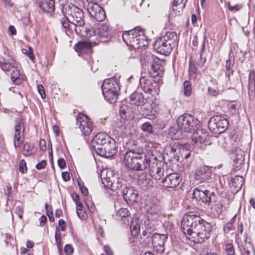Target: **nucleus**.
<instances>
[{"label": "nucleus", "instance_id": "f257e3e1", "mask_svg": "<svg viewBox=\"0 0 255 255\" xmlns=\"http://www.w3.org/2000/svg\"><path fill=\"white\" fill-rule=\"evenodd\" d=\"M212 228L211 224L201 219L198 213L189 212L182 218V230L192 242L203 243L210 237Z\"/></svg>", "mask_w": 255, "mask_h": 255}, {"label": "nucleus", "instance_id": "f03ea898", "mask_svg": "<svg viewBox=\"0 0 255 255\" xmlns=\"http://www.w3.org/2000/svg\"><path fill=\"white\" fill-rule=\"evenodd\" d=\"M157 160L153 151L145 153L143 149L140 147H132L129 149L124 154V162L129 169L136 171H142L150 166L152 160Z\"/></svg>", "mask_w": 255, "mask_h": 255}, {"label": "nucleus", "instance_id": "7ed1b4c3", "mask_svg": "<svg viewBox=\"0 0 255 255\" xmlns=\"http://www.w3.org/2000/svg\"><path fill=\"white\" fill-rule=\"evenodd\" d=\"M91 143L92 150L102 157H112L118 151L115 140L106 132L98 133L93 138Z\"/></svg>", "mask_w": 255, "mask_h": 255}, {"label": "nucleus", "instance_id": "20e7f679", "mask_svg": "<svg viewBox=\"0 0 255 255\" xmlns=\"http://www.w3.org/2000/svg\"><path fill=\"white\" fill-rule=\"evenodd\" d=\"M122 38L127 45L132 46L134 49L142 48L148 44L144 31L139 27L125 31L123 33Z\"/></svg>", "mask_w": 255, "mask_h": 255}, {"label": "nucleus", "instance_id": "39448f33", "mask_svg": "<svg viewBox=\"0 0 255 255\" xmlns=\"http://www.w3.org/2000/svg\"><path fill=\"white\" fill-rule=\"evenodd\" d=\"M61 11L64 15L69 17L70 23L74 30L79 33L77 27H83L85 25L84 14L83 10L73 4H65L62 6Z\"/></svg>", "mask_w": 255, "mask_h": 255}, {"label": "nucleus", "instance_id": "423d86ee", "mask_svg": "<svg viewBox=\"0 0 255 255\" xmlns=\"http://www.w3.org/2000/svg\"><path fill=\"white\" fill-rule=\"evenodd\" d=\"M102 90L105 100L112 102L118 95L120 86L115 78L105 79L102 85Z\"/></svg>", "mask_w": 255, "mask_h": 255}, {"label": "nucleus", "instance_id": "0eeeda50", "mask_svg": "<svg viewBox=\"0 0 255 255\" xmlns=\"http://www.w3.org/2000/svg\"><path fill=\"white\" fill-rule=\"evenodd\" d=\"M177 123L181 132H191L197 128L199 121L192 115L184 114L178 117Z\"/></svg>", "mask_w": 255, "mask_h": 255}, {"label": "nucleus", "instance_id": "6e6552de", "mask_svg": "<svg viewBox=\"0 0 255 255\" xmlns=\"http://www.w3.org/2000/svg\"><path fill=\"white\" fill-rule=\"evenodd\" d=\"M7 49H4V56L0 58V66L4 71H9L11 67L14 68L11 74V79L14 82L18 78L20 73L17 69V63L13 57L7 53Z\"/></svg>", "mask_w": 255, "mask_h": 255}, {"label": "nucleus", "instance_id": "1a4fd4ad", "mask_svg": "<svg viewBox=\"0 0 255 255\" xmlns=\"http://www.w3.org/2000/svg\"><path fill=\"white\" fill-rule=\"evenodd\" d=\"M229 123L224 117L218 115L212 117L208 122V127L211 132L220 134L228 128Z\"/></svg>", "mask_w": 255, "mask_h": 255}, {"label": "nucleus", "instance_id": "9d476101", "mask_svg": "<svg viewBox=\"0 0 255 255\" xmlns=\"http://www.w3.org/2000/svg\"><path fill=\"white\" fill-rule=\"evenodd\" d=\"M24 132V125L22 118L18 117L15 119L14 134V146L19 147L23 142Z\"/></svg>", "mask_w": 255, "mask_h": 255}, {"label": "nucleus", "instance_id": "9b49d317", "mask_svg": "<svg viewBox=\"0 0 255 255\" xmlns=\"http://www.w3.org/2000/svg\"><path fill=\"white\" fill-rule=\"evenodd\" d=\"M77 124L85 135H89L93 130V126L90 118L83 113L78 114L77 117Z\"/></svg>", "mask_w": 255, "mask_h": 255}, {"label": "nucleus", "instance_id": "f8f14e48", "mask_svg": "<svg viewBox=\"0 0 255 255\" xmlns=\"http://www.w3.org/2000/svg\"><path fill=\"white\" fill-rule=\"evenodd\" d=\"M87 10L90 15L98 21H102L106 18V13L103 8L98 2H89Z\"/></svg>", "mask_w": 255, "mask_h": 255}, {"label": "nucleus", "instance_id": "ddd939ff", "mask_svg": "<svg viewBox=\"0 0 255 255\" xmlns=\"http://www.w3.org/2000/svg\"><path fill=\"white\" fill-rule=\"evenodd\" d=\"M211 193L207 190H201L198 188L194 189L192 193V198L200 204L209 203L211 200Z\"/></svg>", "mask_w": 255, "mask_h": 255}, {"label": "nucleus", "instance_id": "4468645a", "mask_svg": "<svg viewBox=\"0 0 255 255\" xmlns=\"http://www.w3.org/2000/svg\"><path fill=\"white\" fill-rule=\"evenodd\" d=\"M182 180L180 174L172 173L167 175L162 181L163 186L167 188H174L176 187Z\"/></svg>", "mask_w": 255, "mask_h": 255}, {"label": "nucleus", "instance_id": "2eb2a0df", "mask_svg": "<svg viewBox=\"0 0 255 255\" xmlns=\"http://www.w3.org/2000/svg\"><path fill=\"white\" fill-rule=\"evenodd\" d=\"M162 38L160 37L156 40L154 43V48L160 54L163 55H168L172 50V47L166 41L162 40Z\"/></svg>", "mask_w": 255, "mask_h": 255}, {"label": "nucleus", "instance_id": "dca6fc26", "mask_svg": "<svg viewBox=\"0 0 255 255\" xmlns=\"http://www.w3.org/2000/svg\"><path fill=\"white\" fill-rule=\"evenodd\" d=\"M144 208L149 220L155 221L159 218L160 208L157 205L151 202L147 203L145 205Z\"/></svg>", "mask_w": 255, "mask_h": 255}, {"label": "nucleus", "instance_id": "f3484780", "mask_svg": "<svg viewBox=\"0 0 255 255\" xmlns=\"http://www.w3.org/2000/svg\"><path fill=\"white\" fill-rule=\"evenodd\" d=\"M123 196L128 204H132L137 202L138 192L131 187H126L123 191Z\"/></svg>", "mask_w": 255, "mask_h": 255}, {"label": "nucleus", "instance_id": "a211bd4d", "mask_svg": "<svg viewBox=\"0 0 255 255\" xmlns=\"http://www.w3.org/2000/svg\"><path fill=\"white\" fill-rule=\"evenodd\" d=\"M137 184L143 190H148L153 186V181L150 174L142 173L138 178Z\"/></svg>", "mask_w": 255, "mask_h": 255}, {"label": "nucleus", "instance_id": "6ab92c4d", "mask_svg": "<svg viewBox=\"0 0 255 255\" xmlns=\"http://www.w3.org/2000/svg\"><path fill=\"white\" fill-rule=\"evenodd\" d=\"M75 51L80 56L90 55L92 52V45L88 42H79L74 46Z\"/></svg>", "mask_w": 255, "mask_h": 255}, {"label": "nucleus", "instance_id": "aec40b11", "mask_svg": "<svg viewBox=\"0 0 255 255\" xmlns=\"http://www.w3.org/2000/svg\"><path fill=\"white\" fill-rule=\"evenodd\" d=\"M211 175V170L206 166H203L198 168L195 173V179L199 182H202L209 179Z\"/></svg>", "mask_w": 255, "mask_h": 255}, {"label": "nucleus", "instance_id": "412c9836", "mask_svg": "<svg viewBox=\"0 0 255 255\" xmlns=\"http://www.w3.org/2000/svg\"><path fill=\"white\" fill-rule=\"evenodd\" d=\"M167 239V236L166 235L155 233L152 236V245L157 248V250L163 252Z\"/></svg>", "mask_w": 255, "mask_h": 255}, {"label": "nucleus", "instance_id": "4be33fe9", "mask_svg": "<svg viewBox=\"0 0 255 255\" xmlns=\"http://www.w3.org/2000/svg\"><path fill=\"white\" fill-rule=\"evenodd\" d=\"M208 137V134L203 129L196 128V131H194L192 135L191 138L192 141L197 145L202 144L205 142Z\"/></svg>", "mask_w": 255, "mask_h": 255}, {"label": "nucleus", "instance_id": "5701e85b", "mask_svg": "<svg viewBox=\"0 0 255 255\" xmlns=\"http://www.w3.org/2000/svg\"><path fill=\"white\" fill-rule=\"evenodd\" d=\"M236 242L238 244V247L242 251L243 255H255L254 248L250 242H247L246 240L244 241L245 245L242 242L240 243L237 237L236 238Z\"/></svg>", "mask_w": 255, "mask_h": 255}, {"label": "nucleus", "instance_id": "b1692460", "mask_svg": "<svg viewBox=\"0 0 255 255\" xmlns=\"http://www.w3.org/2000/svg\"><path fill=\"white\" fill-rule=\"evenodd\" d=\"M249 96L252 101H255V73L254 71H250L249 75Z\"/></svg>", "mask_w": 255, "mask_h": 255}, {"label": "nucleus", "instance_id": "393cba45", "mask_svg": "<svg viewBox=\"0 0 255 255\" xmlns=\"http://www.w3.org/2000/svg\"><path fill=\"white\" fill-rule=\"evenodd\" d=\"M139 84L145 93H149L154 88V85L156 84L153 83L151 79L142 76L139 79Z\"/></svg>", "mask_w": 255, "mask_h": 255}, {"label": "nucleus", "instance_id": "a878e982", "mask_svg": "<svg viewBox=\"0 0 255 255\" xmlns=\"http://www.w3.org/2000/svg\"><path fill=\"white\" fill-rule=\"evenodd\" d=\"M147 168L149 169L151 177H153L156 180L160 179L163 175L164 169L161 166L160 163H159V165L157 163L154 165V163H153V165H151L150 163V166Z\"/></svg>", "mask_w": 255, "mask_h": 255}, {"label": "nucleus", "instance_id": "bb28decb", "mask_svg": "<svg viewBox=\"0 0 255 255\" xmlns=\"http://www.w3.org/2000/svg\"><path fill=\"white\" fill-rule=\"evenodd\" d=\"M129 101L131 105L138 107L143 105L146 99L141 93L135 92L130 96Z\"/></svg>", "mask_w": 255, "mask_h": 255}, {"label": "nucleus", "instance_id": "cd10ccee", "mask_svg": "<svg viewBox=\"0 0 255 255\" xmlns=\"http://www.w3.org/2000/svg\"><path fill=\"white\" fill-rule=\"evenodd\" d=\"M148 72L150 77L155 78L161 74L162 67L158 62L154 61L150 64Z\"/></svg>", "mask_w": 255, "mask_h": 255}, {"label": "nucleus", "instance_id": "c85d7f7f", "mask_svg": "<svg viewBox=\"0 0 255 255\" xmlns=\"http://www.w3.org/2000/svg\"><path fill=\"white\" fill-rule=\"evenodd\" d=\"M39 6L44 12H52L55 9V1L54 0H40Z\"/></svg>", "mask_w": 255, "mask_h": 255}, {"label": "nucleus", "instance_id": "c756f323", "mask_svg": "<svg viewBox=\"0 0 255 255\" xmlns=\"http://www.w3.org/2000/svg\"><path fill=\"white\" fill-rule=\"evenodd\" d=\"M162 40L166 41L172 47L177 45L178 43V39L176 33L174 31L166 32L165 35L161 37Z\"/></svg>", "mask_w": 255, "mask_h": 255}, {"label": "nucleus", "instance_id": "7c9ffc66", "mask_svg": "<svg viewBox=\"0 0 255 255\" xmlns=\"http://www.w3.org/2000/svg\"><path fill=\"white\" fill-rule=\"evenodd\" d=\"M117 218L120 220L124 224L128 225L129 213L127 208H122L120 209L117 213Z\"/></svg>", "mask_w": 255, "mask_h": 255}, {"label": "nucleus", "instance_id": "2f4dec72", "mask_svg": "<svg viewBox=\"0 0 255 255\" xmlns=\"http://www.w3.org/2000/svg\"><path fill=\"white\" fill-rule=\"evenodd\" d=\"M187 0H173L172 10L176 15L181 14Z\"/></svg>", "mask_w": 255, "mask_h": 255}, {"label": "nucleus", "instance_id": "473e14b6", "mask_svg": "<svg viewBox=\"0 0 255 255\" xmlns=\"http://www.w3.org/2000/svg\"><path fill=\"white\" fill-rule=\"evenodd\" d=\"M141 221L136 217L132 219L130 224L131 234L132 236H136L140 231Z\"/></svg>", "mask_w": 255, "mask_h": 255}, {"label": "nucleus", "instance_id": "72a5a7b5", "mask_svg": "<svg viewBox=\"0 0 255 255\" xmlns=\"http://www.w3.org/2000/svg\"><path fill=\"white\" fill-rule=\"evenodd\" d=\"M112 30L107 24H102L99 28L98 34L101 37L108 38L111 37Z\"/></svg>", "mask_w": 255, "mask_h": 255}, {"label": "nucleus", "instance_id": "f704fd0d", "mask_svg": "<svg viewBox=\"0 0 255 255\" xmlns=\"http://www.w3.org/2000/svg\"><path fill=\"white\" fill-rule=\"evenodd\" d=\"M199 74L198 69L196 68L193 61H189V76L190 80H195Z\"/></svg>", "mask_w": 255, "mask_h": 255}, {"label": "nucleus", "instance_id": "c9c22d12", "mask_svg": "<svg viewBox=\"0 0 255 255\" xmlns=\"http://www.w3.org/2000/svg\"><path fill=\"white\" fill-rule=\"evenodd\" d=\"M223 205L220 202H215L211 208L212 215L215 217H219L222 212Z\"/></svg>", "mask_w": 255, "mask_h": 255}, {"label": "nucleus", "instance_id": "e433bc0d", "mask_svg": "<svg viewBox=\"0 0 255 255\" xmlns=\"http://www.w3.org/2000/svg\"><path fill=\"white\" fill-rule=\"evenodd\" d=\"M63 17L61 18L60 19V23L62 27L66 30H71L72 31L73 29H74L73 26L72 25V23H70V20L69 19V17L67 15H64Z\"/></svg>", "mask_w": 255, "mask_h": 255}, {"label": "nucleus", "instance_id": "4c0bfd02", "mask_svg": "<svg viewBox=\"0 0 255 255\" xmlns=\"http://www.w3.org/2000/svg\"><path fill=\"white\" fill-rule=\"evenodd\" d=\"M34 145L30 142H25L23 146V154L25 156H29L34 153Z\"/></svg>", "mask_w": 255, "mask_h": 255}, {"label": "nucleus", "instance_id": "58836bf2", "mask_svg": "<svg viewBox=\"0 0 255 255\" xmlns=\"http://www.w3.org/2000/svg\"><path fill=\"white\" fill-rule=\"evenodd\" d=\"M244 179L243 176H236L233 179L232 186H234L237 191L240 190L243 186Z\"/></svg>", "mask_w": 255, "mask_h": 255}, {"label": "nucleus", "instance_id": "ea45409f", "mask_svg": "<svg viewBox=\"0 0 255 255\" xmlns=\"http://www.w3.org/2000/svg\"><path fill=\"white\" fill-rule=\"evenodd\" d=\"M130 112V109L126 105H123L120 109V114L122 119L126 120Z\"/></svg>", "mask_w": 255, "mask_h": 255}, {"label": "nucleus", "instance_id": "a19ab883", "mask_svg": "<svg viewBox=\"0 0 255 255\" xmlns=\"http://www.w3.org/2000/svg\"><path fill=\"white\" fill-rule=\"evenodd\" d=\"M141 129L144 131L148 133H153L154 131L153 126L149 122H145L141 126Z\"/></svg>", "mask_w": 255, "mask_h": 255}, {"label": "nucleus", "instance_id": "79ce46f5", "mask_svg": "<svg viewBox=\"0 0 255 255\" xmlns=\"http://www.w3.org/2000/svg\"><path fill=\"white\" fill-rule=\"evenodd\" d=\"M225 253L226 255H235V251L233 244L228 243L225 245Z\"/></svg>", "mask_w": 255, "mask_h": 255}, {"label": "nucleus", "instance_id": "37998d69", "mask_svg": "<svg viewBox=\"0 0 255 255\" xmlns=\"http://www.w3.org/2000/svg\"><path fill=\"white\" fill-rule=\"evenodd\" d=\"M227 7L230 11L237 12L242 8L243 5L241 3H238L235 5H232L230 2H229L227 3Z\"/></svg>", "mask_w": 255, "mask_h": 255}, {"label": "nucleus", "instance_id": "c03bdc74", "mask_svg": "<svg viewBox=\"0 0 255 255\" xmlns=\"http://www.w3.org/2000/svg\"><path fill=\"white\" fill-rule=\"evenodd\" d=\"M22 53L26 54L29 58L33 61L35 58V56L33 53V49L31 47H28L27 48H22L21 50Z\"/></svg>", "mask_w": 255, "mask_h": 255}, {"label": "nucleus", "instance_id": "a18cd8bd", "mask_svg": "<svg viewBox=\"0 0 255 255\" xmlns=\"http://www.w3.org/2000/svg\"><path fill=\"white\" fill-rule=\"evenodd\" d=\"M184 94L186 96H189L191 93V85L189 81H186L184 82Z\"/></svg>", "mask_w": 255, "mask_h": 255}, {"label": "nucleus", "instance_id": "49530a36", "mask_svg": "<svg viewBox=\"0 0 255 255\" xmlns=\"http://www.w3.org/2000/svg\"><path fill=\"white\" fill-rule=\"evenodd\" d=\"M180 153L191 151V146L188 143L181 144L179 145Z\"/></svg>", "mask_w": 255, "mask_h": 255}, {"label": "nucleus", "instance_id": "de8ad7c7", "mask_svg": "<svg viewBox=\"0 0 255 255\" xmlns=\"http://www.w3.org/2000/svg\"><path fill=\"white\" fill-rule=\"evenodd\" d=\"M123 186L121 181L118 179L116 182H113L110 189L113 191L117 190L121 188Z\"/></svg>", "mask_w": 255, "mask_h": 255}, {"label": "nucleus", "instance_id": "09e8293b", "mask_svg": "<svg viewBox=\"0 0 255 255\" xmlns=\"http://www.w3.org/2000/svg\"><path fill=\"white\" fill-rule=\"evenodd\" d=\"M76 213L79 218L81 220H86L88 217V214L86 211L83 209L76 211Z\"/></svg>", "mask_w": 255, "mask_h": 255}, {"label": "nucleus", "instance_id": "8fccbe9b", "mask_svg": "<svg viewBox=\"0 0 255 255\" xmlns=\"http://www.w3.org/2000/svg\"><path fill=\"white\" fill-rule=\"evenodd\" d=\"M19 170L20 172L24 173L27 171L26 163L24 159H22L19 163Z\"/></svg>", "mask_w": 255, "mask_h": 255}, {"label": "nucleus", "instance_id": "3c124183", "mask_svg": "<svg viewBox=\"0 0 255 255\" xmlns=\"http://www.w3.org/2000/svg\"><path fill=\"white\" fill-rule=\"evenodd\" d=\"M102 180L103 184L106 187L111 188L113 181L111 180L110 178H102Z\"/></svg>", "mask_w": 255, "mask_h": 255}, {"label": "nucleus", "instance_id": "603ef678", "mask_svg": "<svg viewBox=\"0 0 255 255\" xmlns=\"http://www.w3.org/2000/svg\"><path fill=\"white\" fill-rule=\"evenodd\" d=\"M237 105L236 104L230 103L228 105V108L230 113L232 114H235L237 113Z\"/></svg>", "mask_w": 255, "mask_h": 255}, {"label": "nucleus", "instance_id": "864d4df0", "mask_svg": "<svg viewBox=\"0 0 255 255\" xmlns=\"http://www.w3.org/2000/svg\"><path fill=\"white\" fill-rule=\"evenodd\" d=\"M207 42V39L206 36L205 35H204L203 38L202 42L201 45V48L200 50V55H204V53L205 51V43Z\"/></svg>", "mask_w": 255, "mask_h": 255}, {"label": "nucleus", "instance_id": "5fc2aeb1", "mask_svg": "<svg viewBox=\"0 0 255 255\" xmlns=\"http://www.w3.org/2000/svg\"><path fill=\"white\" fill-rule=\"evenodd\" d=\"M15 213L18 215V217L20 219H22V214H23V208L20 205L17 206L15 209Z\"/></svg>", "mask_w": 255, "mask_h": 255}, {"label": "nucleus", "instance_id": "6e6d98bb", "mask_svg": "<svg viewBox=\"0 0 255 255\" xmlns=\"http://www.w3.org/2000/svg\"><path fill=\"white\" fill-rule=\"evenodd\" d=\"M234 64V60H232L230 58L226 62V70L232 69V68Z\"/></svg>", "mask_w": 255, "mask_h": 255}, {"label": "nucleus", "instance_id": "4d7b16f0", "mask_svg": "<svg viewBox=\"0 0 255 255\" xmlns=\"http://www.w3.org/2000/svg\"><path fill=\"white\" fill-rule=\"evenodd\" d=\"M64 252L66 255H71L73 252V249L71 245H66L64 247Z\"/></svg>", "mask_w": 255, "mask_h": 255}, {"label": "nucleus", "instance_id": "13d9d810", "mask_svg": "<svg viewBox=\"0 0 255 255\" xmlns=\"http://www.w3.org/2000/svg\"><path fill=\"white\" fill-rule=\"evenodd\" d=\"M37 90L39 94L40 95L42 99H44L46 97L43 86L42 85H38L37 86Z\"/></svg>", "mask_w": 255, "mask_h": 255}, {"label": "nucleus", "instance_id": "bf43d9fd", "mask_svg": "<svg viewBox=\"0 0 255 255\" xmlns=\"http://www.w3.org/2000/svg\"><path fill=\"white\" fill-rule=\"evenodd\" d=\"M234 226L231 223H227L224 227V231L225 234H228L233 229Z\"/></svg>", "mask_w": 255, "mask_h": 255}, {"label": "nucleus", "instance_id": "052dcab7", "mask_svg": "<svg viewBox=\"0 0 255 255\" xmlns=\"http://www.w3.org/2000/svg\"><path fill=\"white\" fill-rule=\"evenodd\" d=\"M55 239L56 244L58 249L60 250V248H61V238L60 235L58 236L57 235V232H56L55 234Z\"/></svg>", "mask_w": 255, "mask_h": 255}, {"label": "nucleus", "instance_id": "680f3d73", "mask_svg": "<svg viewBox=\"0 0 255 255\" xmlns=\"http://www.w3.org/2000/svg\"><path fill=\"white\" fill-rule=\"evenodd\" d=\"M208 91L209 95L212 96H216L219 94V91H217L215 88L212 87H209Z\"/></svg>", "mask_w": 255, "mask_h": 255}, {"label": "nucleus", "instance_id": "e2e57ef3", "mask_svg": "<svg viewBox=\"0 0 255 255\" xmlns=\"http://www.w3.org/2000/svg\"><path fill=\"white\" fill-rule=\"evenodd\" d=\"M206 61V57H204V55H200V59L198 61V65L200 67H202Z\"/></svg>", "mask_w": 255, "mask_h": 255}, {"label": "nucleus", "instance_id": "0e129e2a", "mask_svg": "<svg viewBox=\"0 0 255 255\" xmlns=\"http://www.w3.org/2000/svg\"><path fill=\"white\" fill-rule=\"evenodd\" d=\"M46 165V162L45 160H43L41 161L40 162H38L36 165V168L37 169H41L42 168H44L45 166Z\"/></svg>", "mask_w": 255, "mask_h": 255}, {"label": "nucleus", "instance_id": "69168bd1", "mask_svg": "<svg viewBox=\"0 0 255 255\" xmlns=\"http://www.w3.org/2000/svg\"><path fill=\"white\" fill-rule=\"evenodd\" d=\"M40 149L42 151H45L46 149V141L44 139H41L39 141Z\"/></svg>", "mask_w": 255, "mask_h": 255}, {"label": "nucleus", "instance_id": "338daca9", "mask_svg": "<svg viewBox=\"0 0 255 255\" xmlns=\"http://www.w3.org/2000/svg\"><path fill=\"white\" fill-rule=\"evenodd\" d=\"M58 225L60 227L61 231H64L65 230L66 226L65 221L62 219H60L58 221Z\"/></svg>", "mask_w": 255, "mask_h": 255}, {"label": "nucleus", "instance_id": "774afa93", "mask_svg": "<svg viewBox=\"0 0 255 255\" xmlns=\"http://www.w3.org/2000/svg\"><path fill=\"white\" fill-rule=\"evenodd\" d=\"M58 165L61 168H63L66 166L65 160L63 158H59L58 160Z\"/></svg>", "mask_w": 255, "mask_h": 255}]
</instances>
